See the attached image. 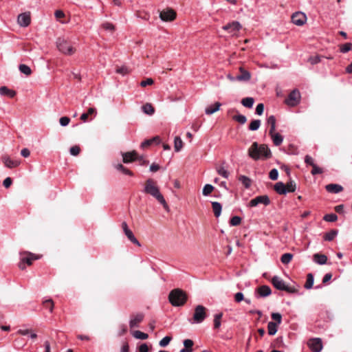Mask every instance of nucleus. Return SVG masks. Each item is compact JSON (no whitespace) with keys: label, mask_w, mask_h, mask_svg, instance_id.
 Segmentation results:
<instances>
[{"label":"nucleus","mask_w":352,"mask_h":352,"mask_svg":"<svg viewBox=\"0 0 352 352\" xmlns=\"http://www.w3.org/2000/svg\"><path fill=\"white\" fill-rule=\"evenodd\" d=\"M143 192L154 197L160 204H161L165 210L168 209V206L160 192V188L156 185L155 182L152 179H148L143 189Z\"/></svg>","instance_id":"1"},{"label":"nucleus","mask_w":352,"mask_h":352,"mask_svg":"<svg viewBox=\"0 0 352 352\" xmlns=\"http://www.w3.org/2000/svg\"><path fill=\"white\" fill-rule=\"evenodd\" d=\"M248 155L256 161L260 159H270L272 157V153L267 145L258 144L254 142L248 148Z\"/></svg>","instance_id":"2"},{"label":"nucleus","mask_w":352,"mask_h":352,"mask_svg":"<svg viewBox=\"0 0 352 352\" xmlns=\"http://www.w3.org/2000/svg\"><path fill=\"white\" fill-rule=\"evenodd\" d=\"M168 300L173 306L180 307L187 301V295L180 289H174L169 293Z\"/></svg>","instance_id":"3"},{"label":"nucleus","mask_w":352,"mask_h":352,"mask_svg":"<svg viewBox=\"0 0 352 352\" xmlns=\"http://www.w3.org/2000/svg\"><path fill=\"white\" fill-rule=\"evenodd\" d=\"M56 46L58 50L65 55H72L76 52V49L72 46L71 42L64 38H57Z\"/></svg>","instance_id":"4"},{"label":"nucleus","mask_w":352,"mask_h":352,"mask_svg":"<svg viewBox=\"0 0 352 352\" xmlns=\"http://www.w3.org/2000/svg\"><path fill=\"white\" fill-rule=\"evenodd\" d=\"M272 284L278 290L285 291L289 294H294L296 292L294 287L288 286L285 281L278 276H274L272 278Z\"/></svg>","instance_id":"5"},{"label":"nucleus","mask_w":352,"mask_h":352,"mask_svg":"<svg viewBox=\"0 0 352 352\" xmlns=\"http://www.w3.org/2000/svg\"><path fill=\"white\" fill-rule=\"evenodd\" d=\"M207 317L206 308L201 305L195 307L192 320H189L191 324H200Z\"/></svg>","instance_id":"6"},{"label":"nucleus","mask_w":352,"mask_h":352,"mask_svg":"<svg viewBox=\"0 0 352 352\" xmlns=\"http://www.w3.org/2000/svg\"><path fill=\"white\" fill-rule=\"evenodd\" d=\"M39 258V256H36L35 254L31 252H24L21 253V258L20 262L19 263V267L23 270L25 269V264L28 265H31L32 264V261L34 260H37Z\"/></svg>","instance_id":"7"},{"label":"nucleus","mask_w":352,"mask_h":352,"mask_svg":"<svg viewBox=\"0 0 352 352\" xmlns=\"http://www.w3.org/2000/svg\"><path fill=\"white\" fill-rule=\"evenodd\" d=\"M300 98L301 96L299 90L294 89L289 93L285 102L289 107H295L300 102Z\"/></svg>","instance_id":"8"},{"label":"nucleus","mask_w":352,"mask_h":352,"mask_svg":"<svg viewBox=\"0 0 352 352\" xmlns=\"http://www.w3.org/2000/svg\"><path fill=\"white\" fill-rule=\"evenodd\" d=\"M259 204H263L265 206H268L270 204V199L267 195L257 196L250 200L248 205L250 207H255Z\"/></svg>","instance_id":"9"},{"label":"nucleus","mask_w":352,"mask_h":352,"mask_svg":"<svg viewBox=\"0 0 352 352\" xmlns=\"http://www.w3.org/2000/svg\"><path fill=\"white\" fill-rule=\"evenodd\" d=\"M307 345L313 352H320L322 349V340L318 338L309 339Z\"/></svg>","instance_id":"10"},{"label":"nucleus","mask_w":352,"mask_h":352,"mask_svg":"<svg viewBox=\"0 0 352 352\" xmlns=\"http://www.w3.org/2000/svg\"><path fill=\"white\" fill-rule=\"evenodd\" d=\"M160 18L163 21H172L176 18V12L170 8H167L160 12Z\"/></svg>","instance_id":"11"},{"label":"nucleus","mask_w":352,"mask_h":352,"mask_svg":"<svg viewBox=\"0 0 352 352\" xmlns=\"http://www.w3.org/2000/svg\"><path fill=\"white\" fill-rule=\"evenodd\" d=\"M306 20V15L301 12L294 13L292 16V21L296 25H302L305 23Z\"/></svg>","instance_id":"12"},{"label":"nucleus","mask_w":352,"mask_h":352,"mask_svg":"<svg viewBox=\"0 0 352 352\" xmlns=\"http://www.w3.org/2000/svg\"><path fill=\"white\" fill-rule=\"evenodd\" d=\"M144 315L142 313H138L134 316H131L129 320V327L131 329L138 327L139 324L144 320Z\"/></svg>","instance_id":"13"},{"label":"nucleus","mask_w":352,"mask_h":352,"mask_svg":"<svg viewBox=\"0 0 352 352\" xmlns=\"http://www.w3.org/2000/svg\"><path fill=\"white\" fill-rule=\"evenodd\" d=\"M18 23L21 27H28L31 22L30 14L28 12L21 13L18 16Z\"/></svg>","instance_id":"14"},{"label":"nucleus","mask_w":352,"mask_h":352,"mask_svg":"<svg viewBox=\"0 0 352 352\" xmlns=\"http://www.w3.org/2000/svg\"><path fill=\"white\" fill-rule=\"evenodd\" d=\"M241 28V25L239 22L234 21L231 23H229L225 25L223 27L224 30L228 31L229 33L234 34L238 32Z\"/></svg>","instance_id":"15"},{"label":"nucleus","mask_w":352,"mask_h":352,"mask_svg":"<svg viewBox=\"0 0 352 352\" xmlns=\"http://www.w3.org/2000/svg\"><path fill=\"white\" fill-rule=\"evenodd\" d=\"M122 161L124 164H128V163L135 162L138 159V153L135 151L122 153Z\"/></svg>","instance_id":"16"},{"label":"nucleus","mask_w":352,"mask_h":352,"mask_svg":"<svg viewBox=\"0 0 352 352\" xmlns=\"http://www.w3.org/2000/svg\"><path fill=\"white\" fill-rule=\"evenodd\" d=\"M2 160L5 166L9 168L16 167L20 164L19 161L16 160H12L11 158L7 156L3 157Z\"/></svg>","instance_id":"17"},{"label":"nucleus","mask_w":352,"mask_h":352,"mask_svg":"<svg viewBox=\"0 0 352 352\" xmlns=\"http://www.w3.org/2000/svg\"><path fill=\"white\" fill-rule=\"evenodd\" d=\"M239 71L241 72V74L236 76V80L248 81L250 79L251 74L248 71L244 69L243 67H240Z\"/></svg>","instance_id":"18"},{"label":"nucleus","mask_w":352,"mask_h":352,"mask_svg":"<svg viewBox=\"0 0 352 352\" xmlns=\"http://www.w3.org/2000/svg\"><path fill=\"white\" fill-rule=\"evenodd\" d=\"M256 291L260 297H267L272 294L271 288L267 285H262Z\"/></svg>","instance_id":"19"},{"label":"nucleus","mask_w":352,"mask_h":352,"mask_svg":"<svg viewBox=\"0 0 352 352\" xmlns=\"http://www.w3.org/2000/svg\"><path fill=\"white\" fill-rule=\"evenodd\" d=\"M313 261L318 265H324L327 261V256L324 254L316 253L313 255Z\"/></svg>","instance_id":"20"},{"label":"nucleus","mask_w":352,"mask_h":352,"mask_svg":"<svg viewBox=\"0 0 352 352\" xmlns=\"http://www.w3.org/2000/svg\"><path fill=\"white\" fill-rule=\"evenodd\" d=\"M274 190L279 195H286L287 190L285 184L282 182H278L274 184Z\"/></svg>","instance_id":"21"},{"label":"nucleus","mask_w":352,"mask_h":352,"mask_svg":"<svg viewBox=\"0 0 352 352\" xmlns=\"http://www.w3.org/2000/svg\"><path fill=\"white\" fill-rule=\"evenodd\" d=\"M269 135L271 136L275 146H279L283 143V136L280 133L274 131L272 133H269Z\"/></svg>","instance_id":"22"},{"label":"nucleus","mask_w":352,"mask_h":352,"mask_svg":"<svg viewBox=\"0 0 352 352\" xmlns=\"http://www.w3.org/2000/svg\"><path fill=\"white\" fill-rule=\"evenodd\" d=\"M221 104L219 102H215L214 104L208 106L205 109V113L207 115H211L219 111Z\"/></svg>","instance_id":"23"},{"label":"nucleus","mask_w":352,"mask_h":352,"mask_svg":"<svg viewBox=\"0 0 352 352\" xmlns=\"http://www.w3.org/2000/svg\"><path fill=\"white\" fill-rule=\"evenodd\" d=\"M212 206L214 214L216 217H219L221 215L222 210V206L219 202L212 201Z\"/></svg>","instance_id":"24"},{"label":"nucleus","mask_w":352,"mask_h":352,"mask_svg":"<svg viewBox=\"0 0 352 352\" xmlns=\"http://www.w3.org/2000/svg\"><path fill=\"white\" fill-rule=\"evenodd\" d=\"M0 94L2 96H8L10 98H13L16 93L14 91L8 89L7 87L3 86L0 87Z\"/></svg>","instance_id":"25"},{"label":"nucleus","mask_w":352,"mask_h":352,"mask_svg":"<svg viewBox=\"0 0 352 352\" xmlns=\"http://www.w3.org/2000/svg\"><path fill=\"white\" fill-rule=\"evenodd\" d=\"M223 313L220 312L214 315V329H219L221 325V319L223 317Z\"/></svg>","instance_id":"26"},{"label":"nucleus","mask_w":352,"mask_h":352,"mask_svg":"<svg viewBox=\"0 0 352 352\" xmlns=\"http://www.w3.org/2000/svg\"><path fill=\"white\" fill-rule=\"evenodd\" d=\"M277 323L275 322H269L267 324V330H268V334L270 336H274L276 333L278 329H277Z\"/></svg>","instance_id":"27"},{"label":"nucleus","mask_w":352,"mask_h":352,"mask_svg":"<svg viewBox=\"0 0 352 352\" xmlns=\"http://www.w3.org/2000/svg\"><path fill=\"white\" fill-rule=\"evenodd\" d=\"M267 123L269 125H270L269 133H272L274 131H275V129H276V118H275V116L273 115L269 116L267 119Z\"/></svg>","instance_id":"28"},{"label":"nucleus","mask_w":352,"mask_h":352,"mask_svg":"<svg viewBox=\"0 0 352 352\" xmlns=\"http://www.w3.org/2000/svg\"><path fill=\"white\" fill-rule=\"evenodd\" d=\"M314 282V277L311 273H309L307 275V280L304 285L305 288L307 289H310L313 287Z\"/></svg>","instance_id":"29"},{"label":"nucleus","mask_w":352,"mask_h":352,"mask_svg":"<svg viewBox=\"0 0 352 352\" xmlns=\"http://www.w3.org/2000/svg\"><path fill=\"white\" fill-rule=\"evenodd\" d=\"M142 111L147 115L151 116L155 112L154 107L150 103H146L142 107Z\"/></svg>","instance_id":"30"},{"label":"nucleus","mask_w":352,"mask_h":352,"mask_svg":"<svg viewBox=\"0 0 352 352\" xmlns=\"http://www.w3.org/2000/svg\"><path fill=\"white\" fill-rule=\"evenodd\" d=\"M239 181L241 182L245 188H249L251 186V179L245 175H240Z\"/></svg>","instance_id":"31"},{"label":"nucleus","mask_w":352,"mask_h":352,"mask_svg":"<svg viewBox=\"0 0 352 352\" xmlns=\"http://www.w3.org/2000/svg\"><path fill=\"white\" fill-rule=\"evenodd\" d=\"M115 168L119 170V171H121L123 174L124 175H129V176H133V173H132V171H131L130 170H129L128 168H126V167H124L122 164H116L115 166Z\"/></svg>","instance_id":"32"},{"label":"nucleus","mask_w":352,"mask_h":352,"mask_svg":"<svg viewBox=\"0 0 352 352\" xmlns=\"http://www.w3.org/2000/svg\"><path fill=\"white\" fill-rule=\"evenodd\" d=\"M254 102V99L252 97L244 98L241 100V104L247 108H252Z\"/></svg>","instance_id":"33"},{"label":"nucleus","mask_w":352,"mask_h":352,"mask_svg":"<svg viewBox=\"0 0 352 352\" xmlns=\"http://www.w3.org/2000/svg\"><path fill=\"white\" fill-rule=\"evenodd\" d=\"M294 255L291 253H285L280 257V261L284 265L289 263L293 258Z\"/></svg>","instance_id":"34"},{"label":"nucleus","mask_w":352,"mask_h":352,"mask_svg":"<svg viewBox=\"0 0 352 352\" xmlns=\"http://www.w3.org/2000/svg\"><path fill=\"white\" fill-rule=\"evenodd\" d=\"M261 124V121L260 120H253L249 126L248 129L250 131H256L259 129Z\"/></svg>","instance_id":"35"},{"label":"nucleus","mask_w":352,"mask_h":352,"mask_svg":"<svg viewBox=\"0 0 352 352\" xmlns=\"http://www.w3.org/2000/svg\"><path fill=\"white\" fill-rule=\"evenodd\" d=\"M125 235L126 236V237L128 238V239L132 242L133 244H135L137 245L138 246H140V242L138 241V240L135 238V236H134L133 232L131 230L130 231H128L126 232V233H125Z\"/></svg>","instance_id":"36"},{"label":"nucleus","mask_w":352,"mask_h":352,"mask_svg":"<svg viewBox=\"0 0 352 352\" xmlns=\"http://www.w3.org/2000/svg\"><path fill=\"white\" fill-rule=\"evenodd\" d=\"M19 69L21 73L24 74L26 76H29L32 74L31 68L25 64L19 65Z\"/></svg>","instance_id":"37"},{"label":"nucleus","mask_w":352,"mask_h":352,"mask_svg":"<svg viewBox=\"0 0 352 352\" xmlns=\"http://www.w3.org/2000/svg\"><path fill=\"white\" fill-rule=\"evenodd\" d=\"M287 192H294L296 189V184L294 181L290 179L286 184Z\"/></svg>","instance_id":"38"},{"label":"nucleus","mask_w":352,"mask_h":352,"mask_svg":"<svg viewBox=\"0 0 352 352\" xmlns=\"http://www.w3.org/2000/svg\"><path fill=\"white\" fill-rule=\"evenodd\" d=\"M183 146V142L179 136H176L174 140V147L175 151H179Z\"/></svg>","instance_id":"39"},{"label":"nucleus","mask_w":352,"mask_h":352,"mask_svg":"<svg viewBox=\"0 0 352 352\" xmlns=\"http://www.w3.org/2000/svg\"><path fill=\"white\" fill-rule=\"evenodd\" d=\"M43 304L45 309H49L50 312H52L54 309V302L51 298L44 300Z\"/></svg>","instance_id":"40"},{"label":"nucleus","mask_w":352,"mask_h":352,"mask_svg":"<svg viewBox=\"0 0 352 352\" xmlns=\"http://www.w3.org/2000/svg\"><path fill=\"white\" fill-rule=\"evenodd\" d=\"M217 171L219 175L222 176L226 179H228L229 177L230 173L226 169H225V168L223 166L217 167Z\"/></svg>","instance_id":"41"},{"label":"nucleus","mask_w":352,"mask_h":352,"mask_svg":"<svg viewBox=\"0 0 352 352\" xmlns=\"http://www.w3.org/2000/svg\"><path fill=\"white\" fill-rule=\"evenodd\" d=\"M133 336L136 339H140V340H146L148 338V335L147 333H145L140 331H135L133 333Z\"/></svg>","instance_id":"42"},{"label":"nucleus","mask_w":352,"mask_h":352,"mask_svg":"<svg viewBox=\"0 0 352 352\" xmlns=\"http://www.w3.org/2000/svg\"><path fill=\"white\" fill-rule=\"evenodd\" d=\"M214 190V186L211 184H206L204 186L202 193L204 196L209 195Z\"/></svg>","instance_id":"43"},{"label":"nucleus","mask_w":352,"mask_h":352,"mask_svg":"<svg viewBox=\"0 0 352 352\" xmlns=\"http://www.w3.org/2000/svg\"><path fill=\"white\" fill-rule=\"evenodd\" d=\"M241 222V218L239 216H234L230 220V225L231 226H239Z\"/></svg>","instance_id":"44"},{"label":"nucleus","mask_w":352,"mask_h":352,"mask_svg":"<svg viewBox=\"0 0 352 352\" xmlns=\"http://www.w3.org/2000/svg\"><path fill=\"white\" fill-rule=\"evenodd\" d=\"M330 281V272L329 273H327L324 277H323V279H322V282L321 284L320 285H318L315 287V289H321L323 287V285L329 282Z\"/></svg>","instance_id":"45"},{"label":"nucleus","mask_w":352,"mask_h":352,"mask_svg":"<svg viewBox=\"0 0 352 352\" xmlns=\"http://www.w3.org/2000/svg\"><path fill=\"white\" fill-rule=\"evenodd\" d=\"M233 120L238 122L241 124H245L247 121L246 117L242 114H239V115L233 116Z\"/></svg>","instance_id":"46"},{"label":"nucleus","mask_w":352,"mask_h":352,"mask_svg":"<svg viewBox=\"0 0 352 352\" xmlns=\"http://www.w3.org/2000/svg\"><path fill=\"white\" fill-rule=\"evenodd\" d=\"M172 340V338L170 337V336H165L164 338H163L160 341V346H162V347H165Z\"/></svg>","instance_id":"47"},{"label":"nucleus","mask_w":352,"mask_h":352,"mask_svg":"<svg viewBox=\"0 0 352 352\" xmlns=\"http://www.w3.org/2000/svg\"><path fill=\"white\" fill-rule=\"evenodd\" d=\"M343 187L340 184H331V193H338L342 191Z\"/></svg>","instance_id":"48"},{"label":"nucleus","mask_w":352,"mask_h":352,"mask_svg":"<svg viewBox=\"0 0 352 352\" xmlns=\"http://www.w3.org/2000/svg\"><path fill=\"white\" fill-rule=\"evenodd\" d=\"M272 318L275 320L276 323H277V325L280 324L282 322V316L279 313H272Z\"/></svg>","instance_id":"49"},{"label":"nucleus","mask_w":352,"mask_h":352,"mask_svg":"<svg viewBox=\"0 0 352 352\" xmlns=\"http://www.w3.org/2000/svg\"><path fill=\"white\" fill-rule=\"evenodd\" d=\"M269 177L272 180H276L278 177V171L276 168H273L270 171Z\"/></svg>","instance_id":"50"},{"label":"nucleus","mask_w":352,"mask_h":352,"mask_svg":"<svg viewBox=\"0 0 352 352\" xmlns=\"http://www.w3.org/2000/svg\"><path fill=\"white\" fill-rule=\"evenodd\" d=\"M70 119L67 116L61 117L59 120L60 124L62 126H66L69 124Z\"/></svg>","instance_id":"51"},{"label":"nucleus","mask_w":352,"mask_h":352,"mask_svg":"<svg viewBox=\"0 0 352 352\" xmlns=\"http://www.w3.org/2000/svg\"><path fill=\"white\" fill-rule=\"evenodd\" d=\"M80 147L78 146H72L69 149V153L72 155L76 156L80 153Z\"/></svg>","instance_id":"52"},{"label":"nucleus","mask_w":352,"mask_h":352,"mask_svg":"<svg viewBox=\"0 0 352 352\" xmlns=\"http://www.w3.org/2000/svg\"><path fill=\"white\" fill-rule=\"evenodd\" d=\"M264 111V104L263 103H259L256 105L255 113L261 116Z\"/></svg>","instance_id":"53"},{"label":"nucleus","mask_w":352,"mask_h":352,"mask_svg":"<svg viewBox=\"0 0 352 352\" xmlns=\"http://www.w3.org/2000/svg\"><path fill=\"white\" fill-rule=\"evenodd\" d=\"M154 82L153 80L151 78H146V80H144L140 82V86L142 87H144L147 85H151Z\"/></svg>","instance_id":"54"},{"label":"nucleus","mask_w":352,"mask_h":352,"mask_svg":"<svg viewBox=\"0 0 352 352\" xmlns=\"http://www.w3.org/2000/svg\"><path fill=\"white\" fill-rule=\"evenodd\" d=\"M14 346L16 348L20 349L25 345L23 338H17L14 340Z\"/></svg>","instance_id":"55"},{"label":"nucleus","mask_w":352,"mask_h":352,"mask_svg":"<svg viewBox=\"0 0 352 352\" xmlns=\"http://www.w3.org/2000/svg\"><path fill=\"white\" fill-rule=\"evenodd\" d=\"M305 162L306 163L307 165H309V166H313L314 165H315L316 164L314 163V159L307 155L305 157Z\"/></svg>","instance_id":"56"},{"label":"nucleus","mask_w":352,"mask_h":352,"mask_svg":"<svg viewBox=\"0 0 352 352\" xmlns=\"http://www.w3.org/2000/svg\"><path fill=\"white\" fill-rule=\"evenodd\" d=\"M320 58L321 57L318 55L311 56L309 60L311 63V64L314 65L321 61Z\"/></svg>","instance_id":"57"},{"label":"nucleus","mask_w":352,"mask_h":352,"mask_svg":"<svg viewBox=\"0 0 352 352\" xmlns=\"http://www.w3.org/2000/svg\"><path fill=\"white\" fill-rule=\"evenodd\" d=\"M183 343H184V348H186V349H192V347L194 344L193 341L190 339L184 340Z\"/></svg>","instance_id":"58"},{"label":"nucleus","mask_w":352,"mask_h":352,"mask_svg":"<svg viewBox=\"0 0 352 352\" xmlns=\"http://www.w3.org/2000/svg\"><path fill=\"white\" fill-rule=\"evenodd\" d=\"M351 43H345L344 45H342V47H341L340 49V51L342 52V53H346V52H348L349 50H351Z\"/></svg>","instance_id":"59"},{"label":"nucleus","mask_w":352,"mask_h":352,"mask_svg":"<svg viewBox=\"0 0 352 352\" xmlns=\"http://www.w3.org/2000/svg\"><path fill=\"white\" fill-rule=\"evenodd\" d=\"M234 299H235V301L237 302H241L243 300H244L243 294L242 292H237L235 294Z\"/></svg>","instance_id":"60"},{"label":"nucleus","mask_w":352,"mask_h":352,"mask_svg":"<svg viewBox=\"0 0 352 352\" xmlns=\"http://www.w3.org/2000/svg\"><path fill=\"white\" fill-rule=\"evenodd\" d=\"M128 72V69L126 67L122 66L117 68L116 73L124 75Z\"/></svg>","instance_id":"61"},{"label":"nucleus","mask_w":352,"mask_h":352,"mask_svg":"<svg viewBox=\"0 0 352 352\" xmlns=\"http://www.w3.org/2000/svg\"><path fill=\"white\" fill-rule=\"evenodd\" d=\"M12 183V179L10 177H6L3 182V185L5 188H8L11 186Z\"/></svg>","instance_id":"62"},{"label":"nucleus","mask_w":352,"mask_h":352,"mask_svg":"<svg viewBox=\"0 0 352 352\" xmlns=\"http://www.w3.org/2000/svg\"><path fill=\"white\" fill-rule=\"evenodd\" d=\"M102 28L109 31H113L114 30V26L113 24L110 23H104L102 24Z\"/></svg>","instance_id":"63"},{"label":"nucleus","mask_w":352,"mask_h":352,"mask_svg":"<svg viewBox=\"0 0 352 352\" xmlns=\"http://www.w3.org/2000/svg\"><path fill=\"white\" fill-rule=\"evenodd\" d=\"M140 352H148V347L146 343L142 344L139 347Z\"/></svg>","instance_id":"64"}]
</instances>
